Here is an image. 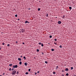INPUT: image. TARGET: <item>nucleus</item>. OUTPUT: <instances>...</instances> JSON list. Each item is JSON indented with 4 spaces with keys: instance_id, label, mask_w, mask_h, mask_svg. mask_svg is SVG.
I'll list each match as a JSON object with an SVG mask.
<instances>
[{
    "instance_id": "14",
    "label": "nucleus",
    "mask_w": 76,
    "mask_h": 76,
    "mask_svg": "<svg viewBox=\"0 0 76 76\" xmlns=\"http://www.w3.org/2000/svg\"><path fill=\"white\" fill-rule=\"evenodd\" d=\"M69 9L70 10H71V9H72V8L71 7H69Z\"/></svg>"
},
{
    "instance_id": "46",
    "label": "nucleus",
    "mask_w": 76,
    "mask_h": 76,
    "mask_svg": "<svg viewBox=\"0 0 76 76\" xmlns=\"http://www.w3.org/2000/svg\"><path fill=\"white\" fill-rule=\"evenodd\" d=\"M20 57H22V56H20Z\"/></svg>"
},
{
    "instance_id": "34",
    "label": "nucleus",
    "mask_w": 76,
    "mask_h": 76,
    "mask_svg": "<svg viewBox=\"0 0 76 76\" xmlns=\"http://www.w3.org/2000/svg\"><path fill=\"white\" fill-rule=\"evenodd\" d=\"M4 44H5V43H2V45H4Z\"/></svg>"
},
{
    "instance_id": "39",
    "label": "nucleus",
    "mask_w": 76,
    "mask_h": 76,
    "mask_svg": "<svg viewBox=\"0 0 76 76\" xmlns=\"http://www.w3.org/2000/svg\"><path fill=\"white\" fill-rule=\"evenodd\" d=\"M35 75H37V73H36V72L35 73Z\"/></svg>"
},
{
    "instance_id": "11",
    "label": "nucleus",
    "mask_w": 76,
    "mask_h": 76,
    "mask_svg": "<svg viewBox=\"0 0 76 76\" xmlns=\"http://www.w3.org/2000/svg\"><path fill=\"white\" fill-rule=\"evenodd\" d=\"M54 49H51V51H54Z\"/></svg>"
},
{
    "instance_id": "29",
    "label": "nucleus",
    "mask_w": 76,
    "mask_h": 76,
    "mask_svg": "<svg viewBox=\"0 0 76 76\" xmlns=\"http://www.w3.org/2000/svg\"><path fill=\"white\" fill-rule=\"evenodd\" d=\"M64 17H65V16H64H64H63V17H62V18L64 19Z\"/></svg>"
},
{
    "instance_id": "7",
    "label": "nucleus",
    "mask_w": 76,
    "mask_h": 76,
    "mask_svg": "<svg viewBox=\"0 0 76 76\" xmlns=\"http://www.w3.org/2000/svg\"><path fill=\"white\" fill-rule=\"evenodd\" d=\"M18 60H19V61H21V59L20 58H18Z\"/></svg>"
},
{
    "instance_id": "13",
    "label": "nucleus",
    "mask_w": 76,
    "mask_h": 76,
    "mask_svg": "<svg viewBox=\"0 0 76 76\" xmlns=\"http://www.w3.org/2000/svg\"><path fill=\"white\" fill-rule=\"evenodd\" d=\"M41 46H42V47H43L44 46V45H43V44L42 43L41 44Z\"/></svg>"
},
{
    "instance_id": "27",
    "label": "nucleus",
    "mask_w": 76,
    "mask_h": 76,
    "mask_svg": "<svg viewBox=\"0 0 76 76\" xmlns=\"http://www.w3.org/2000/svg\"><path fill=\"white\" fill-rule=\"evenodd\" d=\"M23 58L25 59H26V57H25V56H24Z\"/></svg>"
},
{
    "instance_id": "45",
    "label": "nucleus",
    "mask_w": 76,
    "mask_h": 76,
    "mask_svg": "<svg viewBox=\"0 0 76 76\" xmlns=\"http://www.w3.org/2000/svg\"><path fill=\"white\" fill-rule=\"evenodd\" d=\"M56 69H57V67L56 68Z\"/></svg>"
},
{
    "instance_id": "10",
    "label": "nucleus",
    "mask_w": 76,
    "mask_h": 76,
    "mask_svg": "<svg viewBox=\"0 0 76 76\" xmlns=\"http://www.w3.org/2000/svg\"><path fill=\"white\" fill-rule=\"evenodd\" d=\"M19 64H20V65H21V64H22V62L20 61L19 62Z\"/></svg>"
},
{
    "instance_id": "50",
    "label": "nucleus",
    "mask_w": 76,
    "mask_h": 76,
    "mask_svg": "<svg viewBox=\"0 0 76 76\" xmlns=\"http://www.w3.org/2000/svg\"><path fill=\"white\" fill-rule=\"evenodd\" d=\"M74 76H76L75 75Z\"/></svg>"
},
{
    "instance_id": "22",
    "label": "nucleus",
    "mask_w": 76,
    "mask_h": 76,
    "mask_svg": "<svg viewBox=\"0 0 76 76\" xmlns=\"http://www.w3.org/2000/svg\"><path fill=\"white\" fill-rule=\"evenodd\" d=\"M73 69V67H71V70H72Z\"/></svg>"
},
{
    "instance_id": "3",
    "label": "nucleus",
    "mask_w": 76,
    "mask_h": 76,
    "mask_svg": "<svg viewBox=\"0 0 76 76\" xmlns=\"http://www.w3.org/2000/svg\"><path fill=\"white\" fill-rule=\"evenodd\" d=\"M21 31L22 33H23V32L25 31V29H21Z\"/></svg>"
},
{
    "instance_id": "19",
    "label": "nucleus",
    "mask_w": 76,
    "mask_h": 76,
    "mask_svg": "<svg viewBox=\"0 0 76 76\" xmlns=\"http://www.w3.org/2000/svg\"><path fill=\"white\" fill-rule=\"evenodd\" d=\"M56 73V72H53V74H55Z\"/></svg>"
},
{
    "instance_id": "17",
    "label": "nucleus",
    "mask_w": 76,
    "mask_h": 76,
    "mask_svg": "<svg viewBox=\"0 0 76 76\" xmlns=\"http://www.w3.org/2000/svg\"><path fill=\"white\" fill-rule=\"evenodd\" d=\"M7 46L8 47H10V44H8L7 45Z\"/></svg>"
},
{
    "instance_id": "49",
    "label": "nucleus",
    "mask_w": 76,
    "mask_h": 76,
    "mask_svg": "<svg viewBox=\"0 0 76 76\" xmlns=\"http://www.w3.org/2000/svg\"><path fill=\"white\" fill-rule=\"evenodd\" d=\"M56 18H57V17H56Z\"/></svg>"
},
{
    "instance_id": "16",
    "label": "nucleus",
    "mask_w": 76,
    "mask_h": 76,
    "mask_svg": "<svg viewBox=\"0 0 76 76\" xmlns=\"http://www.w3.org/2000/svg\"><path fill=\"white\" fill-rule=\"evenodd\" d=\"M46 16L47 17H48V14L47 13V14H46Z\"/></svg>"
},
{
    "instance_id": "4",
    "label": "nucleus",
    "mask_w": 76,
    "mask_h": 76,
    "mask_svg": "<svg viewBox=\"0 0 76 76\" xmlns=\"http://www.w3.org/2000/svg\"><path fill=\"white\" fill-rule=\"evenodd\" d=\"M58 23L59 24H61V21H58Z\"/></svg>"
},
{
    "instance_id": "35",
    "label": "nucleus",
    "mask_w": 76,
    "mask_h": 76,
    "mask_svg": "<svg viewBox=\"0 0 76 76\" xmlns=\"http://www.w3.org/2000/svg\"><path fill=\"white\" fill-rule=\"evenodd\" d=\"M37 72L38 73H39V71H38Z\"/></svg>"
},
{
    "instance_id": "1",
    "label": "nucleus",
    "mask_w": 76,
    "mask_h": 76,
    "mask_svg": "<svg viewBox=\"0 0 76 76\" xmlns=\"http://www.w3.org/2000/svg\"><path fill=\"white\" fill-rule=\"evenodd\" d=\"M16 73V71L15 70H14V71L12 72V75H15Z\"/></svg>"
},
{
    "instance_id": "36",
    "label": "nucleus",
    "mask_w": 76,
    "mask_h": 76,
    "mask_svg": "<svg viewBox=\"0 0 76 76\" xmlns=\"http://www.w3.org/2000/svg\"><path fill=\"white\" fill-rule=\"evenodd\" d=\"M16 44H18V41H16Z\"/></svg>"
},
{
    "instance_id": "15",
    "label": "nucleus",
    "mask_w": 76,
    "mask_h": 76,
    "mask_svg": "<svg viewBox=\"0 0 76 76\" xmlns=\"http://www.w3.org/2000/svg\"><path fill=\"white\" fill-rule=\"evenodd\" d=\"M28 72H30L31 71V69H28Z\"/></svg>"
},
{
    "instance_id": "44",
    "label": "nucleus",
    "mask_w": 76,
    "mask_h": 76,
    "mask_svg": "<svg viewBox=\"0 0 76 76\" xmlns=\"http://www.w3.org/2000/svg\"><path fill=\"white\" fill-rule=\"evenodd\" d=\"M18 20H20V19H18Z\"/></svg>"
},
{
    "instance_id": "6",
    "label": "nucleus",
    "mask_w": 76,
    "mask_h": 76,
    "mask_svg": "<svg viewBox=\"0 0 76 76\" xmlns=\"http://www.w3.org/2000/svg\"><path fill=\"white\" fill-rule=\"evenodd\" d=\"M68 71H69V69L68 68H66V69L65 71H66V72H67Z\"/></svg>"
},
{
    "instance_id": "31",
    "label": "nucleus",
    "mask_w": 76,
    "mask_h": 76,
    "mask_svg": "<svg viewBox=\"0 0 76 76\" xmlns=\"http://www.w3.org/2000/svg\"><path fill=\"white\" fill-rule=\"evenodd\" d=\"M59 47H60V48H62V46L60 45V46H59Z\"/></svg>"
},
{
    "instance_id": "18",
    "label": "nucleus",
    "mask_w": 76,
    "mask_h": 76,
    "mask_svg": "<svg viewBox=\"0 0 76 76\" xmlns=\"http://www.w3.org/2000/svg\"><path fill=\"white\" fill-rule=\"evenodd\" d=\"M66 76H68L69 75V74L68 73H66Z\"/></svg>"
},
{
    "instance_id": "2",
    "label": "nucleus",
    "mask_w": 76,
    "mask_h": 76,
    "mask_svg": "<svg viewBox=\"0 0 76 76\" xmlns=\"http://www.w3.org/2000/svg\"><path fill=\"white\" fill-rule=\"evenodd\" d=\"M18 65H15L13 66V67L14 68H18Z\"/></svg>"
},
{
    "instance_id": "33",
    "label": "nucleus",
    "mask_w": 76,
    "mask_h": 76,
    "mask_svg": "<svg viewBox=\"0 0 76 76\" xmlns=\"http://www.w3.org/2000/svg\"><path fill=\"white\" fill-rule=\"evenodd\" d=\"M14 69L12 68V71H13Z\"/></svg>"
},
{
    "instance_id": "47",
    "label": "nucleus",
    "mask_w": 76,
    "mask_h": 76,
    "mask_svg": "<svg viewBox=\"0 0 76 76\" xmlns=\"http://www.w3.org/2000/svg\"><path fill=\"white\" fill-rule=\"evenodd\" d=\"M29 10H30V8L28 9Z\"/></svg>"
},
{
    "instance_id": "43",
    "label": "nucleus",
    "mask_w": 76,
    "mask_h": 76,
    "mask_svg": "<svg viewBox=\"0 0 76 76\" xmlns=\"http://www.w3.org/2000/svg\"><path fill=\"white\" fill-rule=\"evenodd\" d=\"M62 76H64V75L63 74L62 75Z\"/></svg>"
},
{
    "instance_id": "26",
    "label": "nucleus",
    "mask_w": 76,
    "mask_h": 76,
    "mask_svg": "<svg viewBox=\"0 0 76 76\" xmlns=\"http://www.w3.org/2000/svg\"><path fill=\"white\" fill-rule=\"evenodd\" d=\"M52 36L50 35V38H52Z\"/></svg>"
},
{
    "instance_id": "8",
    "label": "nucleus",
    "mask_w": 76,
    "mask_h": 76,
    "mask_svg": "<svg viewBox=\"0 0 76 76\" xmlns=\"http://www.w3.org/2000/svg\"><path fill=\"white\" fill-rule=\"evenodd\" d=\"M29 23V22H28V21H25V23Z\"/></svg>"
},
{
    "instance_id": "32",
    "label": "nucleus",
    "mask_w": 76,
    "mask_h": 76,
    "mask_svg": "<svg viewBox=\"0 0 76 76\" xmlns=\"http://www.w3.org/2000/svg\"><path fill=\"white\" fill-rule=\"evenodd\" d=\"M54 40H55V41H57V39H54Z\"/></svg>"
},
{
    "instance_id": "20",
    "label": "nucleus",
    "mask_w": 76,
    "mask_h": 76,
    "mask_svg": "<svg viewBox=\"0 0 76 76\" xmlns=\"http://www.w3.org/2000/svg\"><path fill=\"white\" fill-rule=\"evenodd\" d=\"M39 49H37V52H39Z\"/></svg>"
},
{
    "instance_id": "28",
    "label": "nucleus",
    "mask_w": 76,
    "mask_h": 76,
    "mask_svg": "<svg viewBox=\"0 0 76 76\" xmlns=\"http://www.w3.org/2000/svg\"><path fill=\"white\" fill-rule=\"evenodd\" d=\"M15 17H18V15H15Z\"/></svg>"
},
{
    "instance_id": "9",
    "label": "nucleus",
    "mask_w": 76,
    "mask_h": 76,
    "mask_svg": "<svg viewBox=\"0 0 76 76\" xmlns=\"http://www.w3.org/2000/svg\"><path fill=\"white\" fill-rule=\"evenodd\" d=\"M9 66H12V64H10L9 65Z\"/></svg>"
},
{
    "instance_id": "21",
    "label": "nucleus",
    "mask_w": 76,
    "mask_h": 76,
    "mask_svg": "<svg viewBox=\"0 0 76 76\" xmlns=\"http://www.w3.org/2000/svg\"><path fill=\"white\" fill-rule=\"evenodd\" d=\"M45 63H46V64H47V63H48V62L47 61H45Z\"/></svg>"
},
{
    "instance_id": "38",
    "label": "nucleus",
    "mask_w": 76,
    "mask_h": 76,
    "mask_svg": "<svg viewBox=\"0 0 76 76\" xmlns=\"http://www.w3.org/2000/svg\"><path fill=\"white\" fill-rule=\"evenodd\" d=\"M56 68H58V66H57Z\"/></svg>"
},
{
    "instance_id": "37",
    "label": "nucleus",
    "mask_w": 76,
    "mask_h": 76,
    "mask_svg": "<svg viewBox=\"0 0 76 76\" xmlns=\"http://www.w3.org/2000/svg\"><path fill=\"white\" fill-rule=\"evenodd\" d=\"M1 47H0V50H1Z\"/></svg>"
},
{
    "instance_id": "48",
    "label": "nucleus",
    "mask_w": 76,
    "mask_h": 76,
    "mask_svg": "<svg viewBox=\"0 0 76 76\" xmlns=\"http://www.w3.org/2000/svg\"><path fill=\"white\" fill-rule=\"evenodd\" d=\"M0 76H2V75H0Z\"/></svg>"
},
{
    "instance_id": "23",
    "label": "nucleus",
    "mask_w": 76,
    "mask_h": 76,
    "mask_svg": "<svg viewBox=\"0 0 76 76\" xmlns=\"http://www.w3.org/2000/svg\"><path fill=\"white\" fill-rule=\"evenodd\" d=\"M28 72H26V75H28Z\"/></svg>"
},
{
    "instance_id": "24",
    "label": "nucleus",
    "mask_w": 76,
    "mask_h": 76,
    "mask_svg": "<svg viewBox=\"0 0 76 76\" xmlns=\"http://www.w3.org/2000/svg\"><path fill=\"white\" fill-rule=\"evenodd\" d=\"M41 42H39V45H41Z\"/></svg>"
},
{
    "instance_id": "42",
    "label": "nucleus",
    "mask_w": 76,
    "mask_h": 76,
    "mask_svg": "<svg viewBox=\"0 0 76 76\" xmlns=\"http://www.w3.org/2000/svg\"><path fill=\"white\" fill-rule=\"evenodd\" d=\"M3 75H5V73H3Z\"/></svg>"
},
{
    "instance_id": "12",
    "label": "nucleus",
    "mask_w": 76,
    "mask_h": 76,
    "mask_svg": "<svg viewBox=\"0 0 76 76\" xmlns=\"http://www.w3.org/2000/svg\"><path fill=\"white\" fill-rule=\"evenodd\" d=\"M9 70L10 71H11L12 70V69L11 68H10L9 69Z\"/></svg>"
},
{
    "instance_id": "25",
    "label": "nucleus",
    "mask_w": 76,
    "mask_h": 76,
    "mask_svg": "<svg viewBox=\"0 0 76 76\" xmlns=\"http://www.w3.org/2000/svg\"><path fill=\"white\" fill-rule=\"evenodd\" d=\"M17 74H19V72H18V71H17Z\"/></svg>"
},
{
    "instance_id": "40",
    "label": "nucleus",
    "mask_w": 76,
    "mask_h": 76,
    "mask_svg": "<svg viewBox=\"0 0 76 76\" xmlns=\"http://www.w3.org/2000/svg\"><path fill=\"white\" fill-rule=\"evenodd\" d=\"M54 44H55V45H56V43H54Z\"/></svg>"
},
{
    "instance_id": "5",
    "label": "nucleus",
    "mask_w": 76,
    "mask_h": 76,
    "mask_svg": "<svg viewBox=\"0 0 76 76\" xmlns=\"http://www.w3.org/2000/svg\"><path fill=\"white\" fill-rule=\"evenodd\" d=\"M27 64H28V63L27 62H25L24 63V65H25V66H27Z\"/></svg>"
},
{
    "instance_id": "30",
    "label": "nucleus",
    "mask_w": 76,
    "mask_h": 76,
    "mask_svg": "<svg viewBox=\"0 0 76 76\" xmlns=\"http://www.w3.org/2000/svg\"><path fill=\"white\" fill-rule=\"evenodd\" d=\"M38 10H39V11L40 10V8H38Z\"/></svg>"
},
{
    "instance_id": "41",
    "label": "nucleus",
    "mask_w": 76,
    "mask_h": 76,
    "mask_svg": "<svg viewBox=\"0 0 76 76\" xmlns=\"http://www.w3.org/2000/svg\"><path fill=\"white\" fill-rule=\"evenodd\" d=\"M23 44H25V43L24 42L23 43Z\"/></svg>"
}]
</instances>
